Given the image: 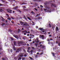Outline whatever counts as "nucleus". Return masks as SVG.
<instances>
[{
	"label": "nucleus",
	"mask_w": 60,
	"mask_h": 60,
	"mask_svg": "<svg viewBox=\"0 0 60 60\" xmlns=\"http://www.w3.org/2000/svg\"><path fill=\"white\" fill-rule=\"evenodd\" d=\"M25 59V58H23L22 59V60H24Z\"/></svg>",
	"instance_id": "nucleus-27"
},
{
	"label": "nucleus",
	"mask_w": 60,
	"mask_h": 60,
	"mask_svg": "<svg viewBox=\"0 0 60 60\" xmlns=\"http://www.w3.org/2000/svg\"><path fill=\"white\" fill-rule=\"evenodd\" d=\"M10 50H11V53H12V49H11Z\"/></svg>",
	"instance_id": "nucleus-30"
},
{
	"label": "nucleus",
	"mask_w": 60,
	"mask_h": 60,
	"mask_svg": "<svg viewBox=\"0 0 60 60\" xmlns=\"http://www.w3.org/2000/svg\"><path fill=\"white\" fill-rule=\"evenodd\" d=\"M31 55L33 54V50H31L30 51Z\"/></svg>",
	"instance_id": "nucleus-12"
},
{
	"label": "nucleus",
	"mask_w": 60,
	"mask_h": 60,
	"mask_svg": "<svg viewBox=\"0 0 60 60\" xmlns=\"http://www.w3.org/2000/svg\"><path fill=\"white\" fill-rule=\"evenodd\" d=\"M29 58L30 59H31V60H33V59L31 57H29Z\"/></svg>",
	"instance_id": "nucleus-18"
},
{
	"label": "nucleus",
	"mask_w": 60,
	"mask_h": 60,
	"mask_svg": "<svg viewBox=\"0 0 60 60\" xmlns=\"http://www.w3.org/2000/svg\"><path fill=\"white\" fill-rule=\"evenodd\" d=\"M51 36H52V35H51V34H50L49 35V37H51Z\"/></svg>",
	"instance_id": "nucleus-35"
},
{
	"label": "nucleus",
	"mask_w": 60,
	"mask_h": 60,
	"mask_svg": "<svg viewBox=\"0 0 60 60\" xmlns=\"http://www.w3.org/2000/svg\"><path fill=\"white\" fill-rule=\"evenodd\" d=\"M13 36H14V37H15V38H16L17 39H19V37H18V36H16L15 35H14Z\"/></svg>",
	"instance_id": "nucleus-5"
},
{
	"label": "nucleus",
	"mask_w": 60,
	"mask_h": 60,
	"mask_svg": "<svg viewBox=\"0 0 60 60\" xmlns=\"http://www.w3.org/2000/svg\"><path fill=\"white\" fill-rule=\"evenodd\" d=\"M24 34V35H26V33H25Z\"/></svg>",
	"instance_id": "nucleus-59"
},
{
	"label": "nucleus",
	"mask_w": 60,
	"mask_h": 60,
	"mask_svg": "<svg viewBox=\"0 0 60 60\" xmlns=\"http://www.w3.org/2000/svg\"><path fill=\"white\" fill-rule=\"evenodd\" d=\"M57 56L58 58H59V57H60V56H59V55H57Z\"/></svg>",
	"instance_id": "nucleus-20"
},
{
	"label": "nucleus",
	"mask_w": 60,
	"mask_h": 60,
	"mask_svg": "<svg viewBox=\"0 0 60 60\" xmlns=\"http://www.w3.org/2000/svg\"><path fill=\"white\" fill-rule=\"evenodd\" d=\"M23 26H27V25H26V24H25L24 25H23Z\"/></svg>",
	"instance_id": "nucleus-47"
},
{
	"label": "nucleus",
	"mask_w": 60,
	"mask_h": 60,
	"mask_svg": "<svg viewBox=\"0 0 60 60\" xmlns=\"http://www.w3.org/2000/svg\"><path fill=\"white\" fill-rule=\"evenodd\" d=\"M32 41V40L31 39H30L29 40V41Z\"/></svg>",
	"instance_id": "nucleus-44"
},
{
	"label": "nucleus",
	"mask_w": 60,
	"mask_h": 60,
	"mask_svg": "<svg viewBox=\"0 0 60 60\" xmlns=\"http://www.w3.org/2000/svg\"><path fill=\"white\" fill-rule=\"evenodd\" d=\"M31 13L33 14H34V13L33 11H32Z\"/></svg>",
	"instance_id": "nucleus-31"
},
{
	"label": "nucleus",
	"mask_w": 60,
	"mask_h": 60,
	"mask_svg": "<svg viewBox=\"0 0 60 60\" xmlns=\"http://www.w3.org/2000/svg\"><path fill=\"white\" fill-rule=\"evenodd\" d=\"M50 42H49L48 43V44H50Z\"/></svg>",
	"instance_id": "nucleus-38"
},
{
	"label": "nucleus",
	"mask_w": 60,
	"mask_h": 60,
	"mask_svg": "<svg viewBox=\"0 0 60 60\" xmlns=\"http://www.w3.org/2000/svg\"><path fill=\"white\" fill-rule=\"evenodd\" d=\"M29 44H27V45L28 46H29Z\"/></svg>",
	"instance_id": "nucleus-62"
},
{
	"label": "nucleus",
	"mask_w": 60,
	"mask_h": 60,
	"mask_svg": "<svg viewBox=\"0 0 60 60\" xmlns=\"http://www.w3.org/2000/svg\"><path fill=\"white\" fill-rule=\"evenodd\" d=\"M13 49L14 50H16V49H15V46H13Z\"/></svg>",
	"instance_id": "nucleus-10"
},
{
	"label": "nucleus",
	"mask_w": 60,
	"mask_h": 60,
	"mask_svg": "<svg viewBox=\"0 0 60 60\" xmlns=\"http://www.w3.org/2000/svg\"><path fill=\"white\" fill-rule=\"evenodd\" d=\"M7 19H8V20H11V18L9 17L8 18H7Z\"/></svg>",
	"instance_id": "nucleus-22"
},
{
	"label": "nucleus",
	"mask_w": 60,
	"mask_h": 60,
	"mask_svg": "<svg viewBox=\"0 0 60 60\" xmlns=\"http://www.w3.org/2000/svg\"><path fill=\"white\" fill-rule=\"evenodd\" d=\"M55 48L54 47L53 48V49L54 51H55Z\"/></svg>",
	"instance_id": "nucleus-32"
},
{
	"label": "nucleus",
	"mask_w": 60,
	"mask_h": 60,
	"mask_svg": "<svg viewBox=\"0 0 60 60\" xmlns=\"http://www.w3.org/2000/svg\"><path fill=\"white\" fill-rule=\"evenodd\" d=\"M4 24H5V23H2V26H4Z\"/></svg>",
	"instance_id": "nucleus-36"
},
{
	"label": "nucleus",
	"mask_w": 60,
	"mask_h": 60,
	"mask_svg": "<svg viewBox=\"0 0 60 60\" xmlns=\"http://www.w3.org/2000/svg\"><path fill=\"white\" fill-rule=\"evenodd\" d=\"M21 59V58L20 57H19L18 59V60H20V59Z\"/></svg>",
	"instance_id": "nucleus-14"
},
{
	"label": "nucleus",
	"mask_w": 60,
	"mask_h": 60,
	"mask_svg": "<svg viewBox=\"0 0 60 60\" xmlns=\"http://www.w3.org/2000/svg\"><path fill=\"white\" fill-rule=\"evenodd\" d=\"M11 40H14V39H13V38H11Z\"/></svg>",
	"instance_id": "nucleus-21"
},
{
	"label": "nucleus",
	"mask_w": 60,
	"mask_h": 60,
	"mask_svg": "<svg viewBox=\"0 0 60 60\" xmlns=\"http://www.w3.org/2000/svg\"><path fill=\"white\" fill-rule=\"evenodd\" d=\"M57 46H55V49H56V48H57Z\"/></svg>",
	"instance_id": "nucleus-41"
},
{
	"label": "nucleus",
	"mask_w": 60,
	"mask_h": 60,
	"mask_svg": "<svg viewBox=\"0 0 60 60\" xmlns=\"http://www.w3.org/2000/svg\"><path fill=\"white\" fill-rule=\"evenodd\" d=\"M25 33H28V32H27V31H25Z\"/></svg>",
	"instance_id": "nucleus-53"
},
{
	"label": "nucleus",
	"mask_w": 60,
	"mask_h": 60,
	"mask_svg": "<svg viewBox=\"0 0 60 60\" xmlns=\"http://www.w3.org/2000/svg\"><path fill=\"white\" fill-rule=\"evenodd\" d=\"M2 60H5V58H2Z\"/></svg>",
	"instance_id": "nucleus-26"
},
{
	"label": "nucleus",
	"mask_w": 60,
	"mask_h": 60,
	"mask_svg": "<svg viewBox=\"0 0 60 60\" xmlns=\"http://www.w3.org/2000/svg\"><path fill=\"white\" fill-rule=\"evenodd\" d=\"M20 22L21 23H22L23 24H24V22Z\"/></svg>",
	"instance_id": "nucleus-34"
},
{
	"label": "nucleus",
	"mask_w": 60,
	"mask_h": 60,
	"mask_svg": "<svg viewBox=\"0 0 60 60\" xmlns=\"http://www.w3.org/2000/svg\"><path fill=\"white\" fill-rule=\"evenodd\" d=\"M40 38H42V39L43 40L44 39V36L43 35H40Z\"/></svg>",
	"instance_id": "nucleus-2"
},
{
	"label": "nucleus",
	"mask_w": 60,
	"mask_h": 60,
	"mask_svg": "<svg viewBox=\"0 0 60 60\" xmlns=\"http://www.w3.org/2000/svg\"><path fill=\"white\" fill-rule=\"evenodd\" d=\"M56 43H58V42L57 41H56Z\"/></svg>",
	"instance_id": "nucleus-46"
},
{
	"label": "nucleus",
	"mask_w": 60,
	"mask_h": 60,
	"mask_svg": "<svg viewBox=\"0 0 60 60\" xmlns=\"http://www.w3.org/2000/svg\"><path fill=\"white\" fill-rule=\"evenodd\" d=\"M47 41H49V42H50V40L49 39H47Z\"/></svg>",
	"instance_id": "nucleus-24"
},
{
	"label": "nucleus",
	"mask_w": 60,
	"mask_h": 60,
	"mask_svg": "<svg viewBox=\"0 0 60 60\" xmlns=\"http://www.w3.org/2000/svg\"><path fill=\"white\" fill-rule=\"evenodd\" d=\"M29 34H27V36H29Z\"/></svg>",
	"instance_id": "nucleus-64"
},
{
	"label": "nucleus",
	"mask_w": 60,
	"mask_h": 60,
	"mask_svg": "<svg viewBox=\"0 0 60 60\" xmlns=\"http://www.w3.org/2000/svg\"><path fill=\"white\" fill-rule=\"evenodd\" d=\"M2 4H0V6H2Z\"/></svg>",
	"instance_id": "nucleus-54"
},
{
	"label": "nucleus",
	"mask_w": 60,
	"mask_h": 60,
	"mask_svg": "<svg viewBox=\"0 0 60 60\" xmlns=\"http://www.w3.org/2000/svg\"><path fill=\"white\" fill-rule=\"evenodd\" d=\"M36 27L37 28H38V26H36Z\"/></svg>",
	"instance_id": "nucleus-39"
},
{
	"label": "nucleus",
	"mask_w": 60,
	"mask_h": 60,
	"mask_svg": "<svg viewBox=\"0 0 60 60\" xmlns=\"http://www.w3.org/2000/svg\"><path fill=\"white\" fill-rule=\"evenodd\" d=\"M13 13H14V12H15V11H13Z\"/></svg>",
	"instance_id": "nucleus-63"
},
{
	"label": "nucleus",
	"mask_w": 60,
	"mask_h": 60,
	"mask_svg": "<svg viewBox=\"0 0 60 60\" xmlns=\"http://www.w3.org/2000/svg\"><path fill=\"white\" fill-rule=\"evenodd\" d=\"M30 35H32V36H33V37H34V35H32L31 34H30Z\"/></svg>",
	"instance_id": "nucleus-29"
},
{
	"label": "nucleus",
	"mask_w": 60,
	"mask_h": 60,
	"mask_svg": "<svg viewBox=\"0 0 60 60\" xmlns=\"http://www.w3.org/2000/svg\"><path fill=\"white\" fill-rule=\"evenodd\" d=\"M7 11L8 12V13H12V11L11 10H7Z\"/></svg>",
	"instance_id": "nucleus-4"
},
{
	"label": "nucleus",
	"mask_w": 60,
	"mask_h": 60,
	"mask_svg": "<svg viewBox=\"0 0 60 60\" xmlns=\"http://www.w3.org/2000/svg\"><path fill=\"white\" fill-rule=\"evenodd\" d=\"M39 54V52H37V55H38V54Z\"/></svg>",
	"instance_id": "nucleus-56"
},
{
	"label": "nucleus",
	"mask_w": 60,
	"mask_h": 60,
	"mask_svg": "<svg viewBox=\"0 0 60 60\" xmlns=\"http://www.w3.org/2000/svg\"><path fill=\"white\" fill-rule=\"evenodd\" d=\"M58 46H60V43H59L58 44Z\"/></svg>",
	"instance_id": "nucleus-19"
},
{
	"label": "nucleus",
	"mask_w": 60,
	"mask_h": 60,
	"mask_svg": "<svg viewBox=\"0 0 60 60\" xmlns=\"http://www.w3.org/2000/svg\"><path fill=\"white\" fill-rule=\"evenodd\" d=\"M28 19H29V20H31V19L29 18V17H27Z\"/></svg>",
	"instance_id": "nucleus-16"
},
{
	"label": "nucleus",
	"mask_w": 60,
	"mask_h": 60,
	"mask_svg": "<svg viewBox=\"0 0 60 60\" xmlns=\"http://www.w3.org/2000/svg\"><path fill=\"white\" fill-rule=\"evenodd\" d=\"M29 49H30V47H28V50Z\"/></svg>",
	"instance_id": "nucleus-48"
},
{
	"label": "nucleus",
	"mask_w": 60,
	"mask_h": 60,
	"mask_svg": "<svg viewBox=\"0 0 60 60\" xmlns=\"http://www.w3.org/2000/svg\"><path fill=\"white\" fill-rule=\"evenodd\" d=\"M34 9L36 11H37V9H36V8H35Z\"/></svg>",
	"instance_id": "nucleus-51"
},
{
	"label": "nucleus",
	"mask_w": 60,
	"mask_h": 60,
	"mask_svg": "<svg viewBox=\"0 0 60 60\" xmlns=\"http://www.w3.org/2000/svg\"><path fill=\"white\" fill-rule=\"evenodd\" d=\"M53 45V43H52L51 44V45Z\"/></svg>",
	"instance_id": "nucleus-37"
},
{
	"label": "nucleus",
	"mask_w": 60,
	"mask_h": 60,
	"mask_svg": "<svg viewBox=\"0 0 60 60\" xmlns=\"http://www.w3.org/2000/svg\"><path fill=\"white\" fill-rule=\"evenodd\" d=\"M32 42H33V43H35V42H34V41H33Z\"/></svg>",
	"instance_id": "nucleus-58"
},
{
	"label": "nucleus",
	"mask_w": 60,
	"mask_h": 60,
	"mask_svg": "<svg viewBox=\"0 0 60 60\" xmlns=\"http://www.w3.org/2000/svg\"><path fill=\"white\" fill-rule=\"evenodd\" d=\"M11 22H12V23H13L14 22H13V21H11Z\"/></svg>",
	"instance_id": "nucleus-61"
},
{
	"label": "nucleus",
	"mask_w": 60,
	"mask_h": 60,
	"mask_svg": "<svg viewBox=\"0 0 60 60\" xmlns=\"http://www.w3.org/2000/svg\"><path fill=\"white\" fill-rule=\"evenodd\" d=\"M35 41L37 43H38L39 42V41L38 40V38H37L36 40H35Z\"/></svg>",
	"instance_id": "nucleus-3"
},
{
	"label": "nucleus",
	"mask_w": 60,
	"mask_h": 60,
	"mask_svg": "<svg viewBox=\"0 0 60 60\" xmlns=\"http://www.w3.org/2000/svg\"><path fill=\"white\" fill-rule=\"evenodd\" d=\"M24 56V54L21 53V55H20V56H19V55H18V57H17L16 58V59H18V58L19 57H22V56Z\"/></svg>",
	"instance_id": "nucleus-1"
},
{
	"label": "nucleus",
	"mask_w": 60,
	"mask_h": 60,
	"mask_svg": "<svg viewBox=\"0 0 60 60\" xmlns=\"http://www.w3.org/2000/svg\"><path fill=\"white\" fill-rule=\"evenodd\" d=\"M50 41H53V39L52 38H50Z\"/></svg>",
	"instance_id": "nucleus-23"
},
{
	"label": "nucleus",
	"mask_w": 60,
	"mask_h": 60,
	"mask_svg": "<svg viewBox=\"0 0 60 60\" xmlns=\"http://www.w3.org/2000/svg\"><path fill=\"white\" fill-rule=\"evenodd\" d=\"M50 8V7H47V9H49Z\"/></svg>",
	"instance_id": "nucleus-28"
},
{
	"label": "nucleus",
	"mask_w": 60,
	"mask_h": 60,
	"mask_svg": "<svg viewBox=\"0 0 60 60\" xmlns=\"http://www.w3.org/2000/svg\"><path fill=\"white\" fill-rule=\"evenodd\" d=\"M50 34V32H48V34Z\"/></svg>",
	"instance_id": "nucleus-52"
},
{
	"label": "nucleus",
	"mask_w": 60,
	"mask_h": 60,
	"mask_svg": "<svg viewBox=\"0 0 60 60\" xmlns=\"http://www.w3.org/2000/svg\"><path fill=\"white\" fill-rule=\"evenodd\" d=\"M14 45H16V44L15 43H16V42L15 41H14Z\"/></svg>",
	"instance_id": "nucleus-25"
},
{
	"label": "nucleus",
	"mask_w": 60,
	"mask_h": 60,
	"mask_svg": "<svg viewBox=\"0 0 60 60\" xmlns=\"http://www.w3.org/2000/svg\"><path fill=\"white\" fill-rule=\"evenodd\" d=\"M38 29L39 30H42L43 29H42V28H39Z\"/></svg>",
	"instance_id": "nucleus-11"
},
{
	"label": "nucleus",
	"mask_w": 60,
	"mask_h": 60,
	"mask_svg": "<svg viewBox=\"0 0 60 60\" xmlns=\"http://www.w3.org/2000/svg\"><path fill=\"white\" fill-rule=\"evenodd\" d=\"M42 32H43V33H44V32H45V31L44 30V31H42Z\"/></svg>",
	"instance_id": "nucleus-55"
},
{
	"label": "nucleus",
	"mask_w": 60,
	"mask_h": 60,
	"mask_svg": "<svg viewBox=\"0 0 60 60\" xmlns=\"http://www.w3.org/2000/svg\"><path fill=\"white\" fill-rule=\"evenodd\" d=\"M23 4H26V3H22L21 4L22 5Z\"/></svg>",
	"instance_id": "nucleus-42"
},
{
	"label": "nucleus",
	"mask_w": 60,
	"mask_h": 60,
	"mask_svg": "<svg viewBox=\"0 0 60 60\" xmlns=\"http://www.w3.org/2000/svg\"><path fill=\"white\" fill-rule=\"evenodd\" d=\"M44 48V45H43L42 47V48L43 49Z\"/></svg>",
	"instance_id": "nucleus-40"
},
{
	"label": "nucleus",
	"mask_w": 60,
	"mask_h": 60,
	"mask_svg": "<svg viewBox=\"0 0 60 60\" xmlns=\"http://www.w3.org/2000/svg\"><path fill=\"white\" fill-rule=\"evenodd\" d=\"M2 18L3 20H5V19H4V18H3V17H1Z\"/></svg>",
	"instance_id": "nucleus-45"
},
{
	"label": "nucleus",
	"mask_w": 60,
	"mask_h": 60,
	"mask_svg": "<svg viewBox=\"0 0 60 60\" xmlns=\"http://www.w3.org/2000/svg\"><path fill=\"white\" fill-rule=\"evenodd\" d=\"M24 18L25 19H26V18L25 17H24Z\"/></svg>",
	"instance_id": "nucleus-49"
},
{
	"label": "nucleus",
	"mask_w": 60,
	"mask_h": 60,
	"mask_svg": "<svg viewBox=\"0 0 60 60\" xmlns=\"http://www.w3.org/2000/svg\"><path fill=\"white\" fill-rule=\"evenodd\" d=\"M25 31H26V30H24L23 31H22V33H24V32H25Z\"/></svg>",
	"instance_id": "nucleus-17"
},
{
	"label": "nucleus",
	"mask_w": 60,
	"mask_h": 60,
	"mask_svg": "<svg viewBox=\"0 0 60 60\" xmlns=\"http://www.w3.org/2000/svg\"><path fill=\"white\" fill-rule=\"evenodd\" d=\"M35 45L36 47H37V45H38V43H36L35 44Z\"/></svg>",
	"instance_id": "nucleus-13"
},
{
	"label": "nucleus",
	"mask_w": 60,
	"mask_h": 60,
	"mask_svg": "<svg viewBox=\"0 0 60 60\" xmlns=\"http://www.w3.org/2000/svg\"><path fill=\"white\" fill-rule=\"evenodd\" d=\"M52 28L53 29V30L54 29V26H53L52 27Z\"/></svg>",
	"instance_id": "nucleus-50"
},
{
	"label": "nucleus",
	"mask_w": 60,
	"mask_h": 60,
	"mask_svg": "<svg viewBox=\"0 0 60 60\" xmlns=\"http://www.w3.org/2000/svg\"><path fill=\"white\" fill-rule=\"evenodd\" d=\"M52 54L53 55V56H54V57H56V56H55V53L53 52H52Z\"/></svg>",
	"instance_id": "nucleus-7"
},
{
	"label": "nucleus",
	"mask_w": 60,
	"mask_h": 60,
	"mask_svg": "<svg viewBox=\"0 0 60 60\" xmlns=\"http://www.w3.org/2000/svg\"><path fill=\"white\" fill-rule=\"evenodd\" d=\"M26 54H24V56H25V57H26Z\"/></svg>",
	"instance_id": "nucleus-43"
},
{
	"label": "nucleus",
	"mask_w": 60,
	"mask_h": 60,
	"mask_svg": "<svg viewBox=\"0 0 60 60\" xmlns=\"http://www.w3.org/2000/svg\"><path fill=\"white\" fill-rule=\"evenodd\" d=\"M6 16H7L8 18H9V15H8V14H6Z\"/></svg>",
	"instance_id": "nucleus-15"
},
{
	"label": "nucleus",
	"mask_w": 60,
	"mask_h": 60,
	"mask_svg": "<svg viewBox=\"0 0 60 60\" xmlns=\"http://www.w3.org/2000/svg\"><path fill=\"white\" fill-rule=\"evenodd\" d=\"M0 11H3V10H2V9H0Z\"/></svg>",
	"instance_id": "nucleus-60"
},
{
	"label": "nucleus",
	"mask_w": 60,
	"mask_h": 60,
	"mask_svg": "<svg viewBox=\"0 0 60 60\" xmlns=\"http://www.w3.org/2000/svg\"><path fill=\"white\" fill-rule=\"evenodd\" d=\"M49 28H51V25L50 23L49 24Z\"/></svg>",
	"instance_id": "nucleus-8"
},
{
	"label": "nucleus",
	"mask_w": 60,
	"mask_h": 60,
	"mask_svg": "<svg viewBox=\"0 0 60 60\" xmlns=\"http://www.w3.org/2000/svg\"><path fill=\"white\" fill-rule=\"evenodd\" d=\"M56 31H59L58 28L57 27V26H56Z\"/></svg>",
	"instance_id": "nucleus-6"
},
{
	"label": "nucleus",
	"mask_w": 60,
	"mask_h": 60,
	"mask_svg": "<svg viewBox=\"0 0 60 60\" xmlns=\"http://www.w3.org/2000/svg\"><path fill=\"white\" fill-rule=\"evenodd\" d=\"M43 53L42 52H41L40 54H39L40 56H41V55H43Z\"/></svg>",
	"instance_id": "nucleus-9"
},
{
	"label": "nucleus",
	"mask_w": 60,
	"mask_h": 60,
	"mask_svg": "<svg viewBox=\"0 0 60 60\" xmlns=\"http://www.w3.org/2000/svg\"><path fill=\"white\" fill-rule=\"evenodd\" d=\"M27 51L29 53V50H27Z\"/></svg>",
	"instance_id": "nucleus-57"
},
{
	"label": "nucleus",
	"mask_w": 60,
	"mask_h": 60,
	"mask_svg": "<svg viewBox=\"0 0 60 60\" xmlns=\"http://www.w3.org/2000/svg\"><path fill=\"white\" fill-rule=\"evenodd\" d=\"M40 6L41 7H43V6L42 5H40Z\"/></svg>",
	"instance_id": "nucleus-33"
}]
</instances>
